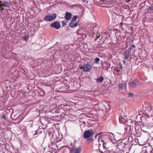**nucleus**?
Segmentation results:
<instances>
[{
    "instance_id": "1",
    "label": "nucleus",
    "mask_w": 153,
    "mask_h": 153,
    "mask_svg": "<svg viewBox=\"0 0 153 153\" xmlns=\"http://www.w3.org/2000/svg\"><path fill=\"white\" fill-rule=\"evenodd\" d=\"M10 5H11L10 4V3L8 1H4L2 2L1 1H0V10H1V8L2 9V10H4L2 7H9Z\"/></svg>"
},
{
    "instance_id": "2",
    "label": "nucleus",
    "mask_w": 153,
    "mask_h": 153,
    "mask_svg": "<svg viewBox=\"0 0 153 153\" xmlns=\"http://www.w3.org/2000/svg\"><path fill=\"white\" fill-rule=\"evenodd\" d=\"M91 68V65L89 64H87L82 66L81 69H82L83 71L88 72L90 71Z\"/></svg>"
},
{
    "instance_id": "3",
    "label": "nucleus",
    "mask_w": 153,
    "mask_h": 153,
    "mask_svg": "<svg viewBox=\"0 0 153 153\" xmlns=\"http://www.w3.org/2000/svg\"><path fill=\"white\" fill-rule=\"evenodd\" d=\"M90 131H87L85 132L83 137L84 138H87L90 137L92 135Z\"/></svg>"
},
{
    "instance_id": "4",
    "label": "nucleus",
    "mask_w": 153,
    "mask_h": 153,
    "mask_svg": "<svg viewBox=\"0 0 153 153\" xmlns=\"http://www.w3.org/2000/svg\"><path fill=\"white\" fill-rule=\"evenodd\" d=\"M81 150V148L80 147H78L76 149L74 147L71 148V153H80Z\"/></svg>"
},
{
    "instance_id": "5",
    "label": "nucleus",
    "mask_w": 153,
    "mask_h": 153,
    "mask_svg": "<svg viewBox=\"0 0 153 153\" xmlns=\"http://www.w3.org/2000/svg\"><path fill=\"white\" fill-rule=\"evenodd\" d=\"M51 26L56 29H59L60 27L59 23L57 22H54L51 25Z\"/></svg>"
},
{
    "instance_id": "6",
    "label": "nucleus",
    "mask_w": 153,
    "mask_h": 153,
    "mask_svg": "<svg viewBox=\"0 0 153 153\" xmlns=\"http://www.w3.org/2000/svg\"><path fill=\"white\" fill-rule=\"evenodd\" d=\"M71 14L70 13L67 12L65 15V18L66 20H69L71 19Z\"/></svg>"
},
{
    "instance_id": "7",
    "label": "nucleus",
    "mask_w": 153,
    "mask_h": 153,
    "mask_svg": "<svg viewBox=\"0 0 153 153\" xmlns=\"http://www.w3.org/2000/svg\"><path fill=\"white\" fill-rule=\"evenodd\" d=\"M69 26L71 27H73L76 26L77 23L76 22H74L71 21V22L69 24Z\"/></svg>"
},
{
    "instance_id": "8",
    "label": "nucleus",
    "mask_w": 153,
    "mask_h": 153,
    "mask_svg": "<svg viewBox=\"0 0 153 153\" xmlns=\"http://www.w3.org/2000/svg\"><path fill=\"white\" fill-rule=\"evenodd\" d=\"M130 55L129 50H126L125 51V58H128L129 57Z\"/></svg>"
},
{
    "instance_id": "9",
    "label": "nucleus",
    "mask_w": 153,
    "mask_h": 153,
    "mask_svg": "<svg viewBox=\"0 0 153 153\" xmlns=\"http://www.w3.org/2000/svg\"><path fill=\"white\" fill-rule=\"evenodd\" d=\"M137 85L136 83L134 82H132L130 83L129 86L130 87L132 88H134L136 87Z\"/></svg>"
},
{
    "instance_id": "10",
    "label": "nucleus",
    "mask_w": 153,
    "mask_h": 153,
    "mask_svg": "<svg viewBox=\"0 0 153 153\" xmlns=\"http://www.w3.org/2000/svg\"><path fill=\"white\" fill-rule=\"evenodd\" d=\"M132 121L131 119L128 120L126 118V120L125 119V124L126 123L127 125L130 126V124L132 123Z\"/></svg>"
},
{
    "instance_id": "11",
    "label": "nucleus",
    "mask_w": 153,
    "mask_h": 153,
    "mask_svg": "<svg viewBox=\"0 0 153 153\" xmlns=\"http://www.w3.org/2000/svg\"><path fill=\"white\" fill-rule=\"evenodd\" d=\"M45 20L47 21H51L53 19V17L52 16H47L45 18Z\"/></svg>"
},
{
    "instance_id": "12",
    "label": "nucleus",
    "mask_w": 153,
    "mask_h": 153,
    "mask_svg": "<svg viewBox=\"0 0 153 153\" xmlns=\"http://www.w3.org/2000/svg\"><path fill=\"white\" fill-rule=\"evenodd\" d=\"M103 65V68L104 69L105 68H109L110 67V65L107 62H104Z\"/></svg>"
},
{
    "instance_id": "13",
    "label": "nucleus",
    "mask_w": 153,
    "mask_h": 153,
    "mask_svg": "<svg viewBox=\"0 0 153 153\" xmlns=\"http://www.w3.org/2000/svg\"><path fill=\"white\" fill-rule=\"evenodd\" d=\"M124 118L122 116L119 117V122L122 124H123L124 123Z\"/></svg>"
},
{
    "instance_id": "14",
    "label": "nucleus",
    "mask_w": 153,
    "mask_h": 153,
    "mask_svg": "<svg viewBox=\"0 0 153 153\" xmlns=\"http://www.w3.org/2000/svg\"><path fill=\"white\" fill-rule=\"evenodd\" d=\"M103 80V77L102 76H101L100 78H98L97 79V82L100 83L102 82Z\"/></svg>"
},
{
    "instance_id": "15",
    "label": "nucleus",
    "mask_w": 153,
    "mask_h": 153,
    "mask_svg": "<svg viewBox=\"0 0 153 153\" xmlns=\"http://www.w3.org/2000/svg\"><path fill=\"white\" fill-rule=\"evenodd\" d=\"M116 72H117L116 73L117 75H119L121 74L122 71L120 69L117 68L116 70Z\"/></svg>"
},
{
    "instance_id": "16",
    "label": "nucleus",
    "mask_w": 153,
    "mask_h": 153,
    "mask_svg": "<svg viewBox=\"0 0 153 153\" xmlns=\"http://www.w3.org/2000/svg\"><path fill=\"white\" fill-rule=\"evenodd\" d=\"M103 147L105 149H107L109 148L107 144V143H104L103 142Z\"/></svg>"
},
{
    "instance_id": "17",
    "label": "nucleus",
    "mask_w": 153,
    "mask_h": 153,
    "mask_svg": "<svg viewBox=\"0 0 153 153\" xmlns=\"http://www.w3.org/2000/svg\"><path fill=\"white\" fill-rule=\"evenodd\" d=\"M95 63L96 64L98 63L100 60V59L98 58H96L95 59Z\"/></svg>"
},
{
    "instance_id": "18",
    "label": "nucleus",
    "mask_w": 153,
    "mask_h": 153,
    "mask_svg": "<svg viewBox=\"0 0 153 153\" xmlns=\"http://www.w3.org/2000/svg\"><path fill=\"white\" fill-rule=\"evenodd\" d=\"M77 18V16H74L73 19L71 20V21H73L74 22H76V20Z\"/></svg>"
},
{
    "instance_id": "19",
    "label": "nucleus",
    "mask_w": 153,
    "mask_h": 153,
    "mask_svg": "<svg viewBox=\"0 0 153 153\" xmlns=\"http://www.w3.org/2000/svg\"><path fill=\"white\" fill-rule=\"evenodd\" d=\"M28 39V36H26L23 38V40L25 41H27Z\"/></svg>"
},
{
    "instance_id": "20",
    "label": "nucleus",
    "mask_w": 153,
    "mask_h": 153,
    "mask_svg": "<svg viewBox=\"0 0 153 153\" xmlns=\"http://www.w3.org/2000/svg\"><path fill=\"white\" fill-rule=\"evenodd\" d=\"M148 10H153V5L151 7H149L148 8Z\"/></svg>"
},
{
    "instance_id": "21",
    "label": "nucleus",
    "mask_w": 153,
    "mask_h": 153,
    "mask_svg": "<svg viewBox=\"0 0 153 153\" xmlns=\"http://www.w3.org/2000/svg\"><path fill=\"white\" fill-rule=\"evenodd\" d=\"M144 4L143 3H142L140 5V6L141 7L140 8V9H141L143 8V7L144 6Z\"/></svg>"
},
{
    "instance_id": "22",
    "label": "nucleus",
    "mask_w": 153,
    "mask_h": 153,
    "mask_svg": "<svg viewBox=\"0 0 153 153\" xmlns=\"http://www.w3.org/2000/svg\"><path fill=\"white\" fill-rule=\"evenodd\" d=\"M133 94H132L131 93H129L128 94V96L130 97H132L133 96Z\"/></svg>"
},
{
    "instance_id": "23",
    "label": "nucleus",
    "mask_w": 153,
    "mask_h": 153,
    "mask_svg": "<svg viewBox=\"0 0 153 153\" xmlns=\"http://www.w3.org/2000/svg\"><path fill=\"white\" fill-rule=\"evenodd\" d=\"M56 14H54L53 15V19H54L56 18Z\"/></svg>"
},
{
    "instance_id": "24",
    "label": "nucleus",
    "mask_w": 153,
    "mask_h": 153,
    "mask_svg": "<svg viewBox=\"0 0 153 153\" xmlns=\"http://www.w3.org/2000/svg\"><path fill=\"white\" fill-rule=\"evenodd\" d=\"M100 141H102V138L101 137L98 139V142H99Z\"/></svg>"
},
{
    "instance_id": "25",
    "label": "nucleus",
    "mask_w": 153,
    "mask_h": 153,
    "mask_svg": "<svg viewBox=\"0 0 153 153\" xmlns=\"http://www.w3.org/2000/svg\"><path fill=\"white\" fill-rule=\"evenodd\" d=\"M62 23L63 26H65L66 25V24L64 22L62 21Z\"/></svg>"
},
{
    "instance_id": "26",
    "label": "nucleus",
    "mask_w": 153,
    "mask_h": 153,
    "mask_svg": "<svg viewBox=\"0 0 153 153\" xmlns=\"http://www.w3.org/2000/svg\"><path fill=\"white\" fill-rule=\"evenodd\" d=\"M131 1V0H126V1L127 2H129V1Z\"/></svg>"
},
{
    "instance_id": "27",
    "label": "nucleus",
    "mask_w": 153,
    "mask_h": 153,
    "mask_svg": "<svg viewBox=\"0 0 153 153\" xmlns=\"http://www.w3.org/2000/svg\"><path fill=\"white\" fill-rule=\"evenodd\" d=\"M127 6H125V9H127Z\"/></svg>"
},
{
    "instance_id": "28",
    "label": "nucleus",
    "mask_w": 153,
    "mask_h": 153,
    "mask_svg": "<svg viewBox=\"0 0 153 153\" xmlns=\"http://www.w3.org/2000/svg\"><path fill=\"white\" fill-rule=\"evenodd\" d=\"M82 1L84 2H86L85 0H82Z\"/></svg>"
},
{
    "instance_id": "29",
    "label": "nucleus",
    "mask_w": 153,
    "mask_h": 153,
    "mask_svg": "<svg viewBox=\"0 0 153 153\" xmlns=\"http://www.w3.org/2000/svg\"><path fill=\"white\" fill-rule=\"evenodd\" d=\"M120 25H123V22H121V23H120Z\"/></svg>"
},
{
    "instance_id": "30",
    "label": "nucleus",
    "mask_w": 153,
    "mask_h": 153,
    "mask_svg": "<svg viewBox=\"0 0 153 153\" xmlns=\"http://www.w3.org/2000/svg\"><path fill=\"white\" fill-rule=\"evenodd\" d=\"M132 46L133 47H134H134H135V46L134 45H132Z\"/></svg>"
},
{
    "instance_id": "31",
    "label": "nucleus",
    "mask_w": 153,
    "mask_h": 153,
    "mask_svg": "<svg viewBox=\"0 0 153 153\" xmlns=\"http://www.w3.org/2000/svg\"><path fill=\"white\" fill-rule=\"evenodd\" d=\"M119 87H120V88H122V87H120V86H119Z\"/></svg>"
},
{
    "instance_id": "32",
    "label": "nucleus",
    "mask_w": 153,
    "mask_h": 153,
    "mask_svg": "<svg viewBox=\"0 0 153 153\" xmlns=\"http://www.w3.org/2000/svg\"><path fill=\"white\" fill-rule=\"evenodd\" d=\"M127 41L128 42H129L128 39H127Z\"/></svg>"
},
{
    "instance_id": "33",
    "label": "nucleus",
    "mask_w": 153,
    "mask_h": 153,
    "mask_svg": "<svg viewBox=\"0 0 153 153\" xmlns=\"http://www.w3.org/2000/svg\"><path fill=\"white\" fill-rule=\"evenodd\" d=\"M126 44L127 45L128 43L127 42H126Z\"/></svg>"
}]
</instances>
